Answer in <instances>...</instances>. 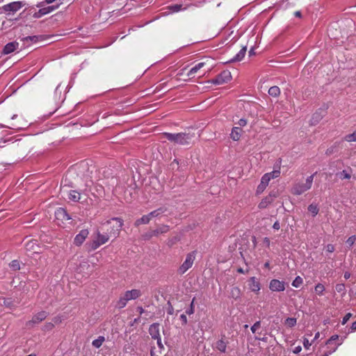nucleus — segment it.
Instances as JSON below:
<instances>
[{
  "instance_id": "nucleus-1",
  "label": "nucleus",
  "mask_w": 356,
  "mask_h": 356,
  "mask_svg": "<svg viewBox=\"0 0 356 356\" xmlns=\"http://www.w3.org/2000/svg\"><path fill=\"white\" fill-rule=\"evenodd\" d=\"M195 134L191 132H180V133H168L164 132L161 134V138H166L169 141L175 145H189L193 138Z\"/></svg>"
},
{
  "instance_id": "nucleus-2",
  "label": "nucleus",
  "mask_w": 356,
  "mask_h": 356,
  "mask_svg": "<svg viewBox=\"0 0 356 356\" xmlns=\"http://www.w3.org/2000/svg\"><path fill=\"white\" fill-rule=\"evenodd\" d=\"M109 234L106 233H101L99 229H97L92 241L88 244L90 250H95L102 245L107 243L110 238Z\"/></svg>"
},
{
  "instance_id": "nucleus-3",
  "label": "nucleus",
  "mask_w": 356,
  "mask_h": 356,
  "mask_svg": "<svg viewBox=\"0 0 356 356\" xmlns=\"http://www.w3.org/2000/svg\"><path fill=\"white\" fill-rule=\"evenodd\" d=\"M141 296L140 291L138 289H132L126 291L122 296L120 297L117 302L116 307L119 309L124 308L128 301L136 300Z\"/></svg>"
},
{
  "instance_id": "nucleus-4",
  "label": "nucleus",
  "mask_w": 356,
  "mask_h": 356,
  "mask_svg": "<svg viewBox=\"0 0 356 356\" xmlns=\"http://www.w3.org/2000/svg\"><path fill=\"white\" fill-rule=\"evenodd\" d=\"M315 174L312 175L306 179L305 183L299 182L296 184L292 188L291 192L294 195H300L312 188L314 177Z\"/></svg>"
},
{
  "instance_id": "nucleus-5",
  "label": "nucleus",
  "mask_w": 356,
  "mask_h": 356,
  "mask_svg": "<svg viewBox=\"0 0 356 356\" xmlns=\"http://www.w3.org/2000/svg\"><path fill=\"white\" fill-rule=\"evenodd\" d=\"M113 221H115V224L111 225L110 228L107 229L106 232L109 234L110 236H114V238H116L117 237H118L122 227L123 226V220L119 218H113L111 220H107L106 222L104 223V225H111Z\"/></svg>"
},
{
  "instance_id": "nucleus-6",
  "label": "nucleus",
  "mask_w": 356,
  "mask_h": 356,
  "mask_svg": "<svg viewBox=\"0 0 356 356\" xmlns=\"http://www.w3.org/2000/svg\"><path fill=\"white\" fill-rule=\"evenodd\" d=\"M195 259V254L194 252H190L186 255V259L184 263L179 268L178 272L182 275L185 273L190 268L192 267L194 260Z\"/></svg>"
},
{
  "instance_id": "nucleus-7",
  "label": "nucleus",
  "mask_w": 356,
  "mask_h": 356,
  "mask_svg": "<svg viewBox=\"0 0 356 356\" xmlns=\"http://www.w3.org/2000/svg\"><path fill=\"white\" fill-rule=\"evenodd\" d=\"M232 79L231 72L228 70H224L219 74L215 79L210 81V83L215 85H222L229 82Z\"/></svg>"
},
{
  "instance_id": "nucleus-8",
  "label": "nucleus",
  "mask_w": 356,
  "mask_h": 356,
  "mask_svg": "<svg viewBox=\"0 0 356 356\" xmlns=\"http://www.w3.org/2000/svg\"><path fill=\"white\" fill-rule=\"evenodd\" d=\"M25 3L22 1H13L8 4L3 6V10L8 14H15L19 10Z\"/></svg>"
},
{
  "instance_id": "nucleus-9",
  "label": "nucleus",
  "mask_w": 356,
  "mask_h": 356,
  "mask_svg": "<svg viewBox=\"0 0 356 356\" xmlns=\"http://www.w3.org/2000/svg\"><path fill=\"white\" fill-rule=\"evenodd\" d=\"M278 197V191H273L267 196L263 198L258 204V208L264 209L267 208L277 197Z\"/></svg>"
},
{
  "instance_id": "nucleus-10",
  "label": "nucleus",
  "mask_w": 356,
  "mask_h": 356,
  "mask_svg": "<svg viewBox=\"0 0 356 356\" xmlns=\"http://www.w3.org/2000/svg\"><path fill=\"white\" fill-rule=\"evenodd\" d=\"M48 316V312L45 311H41L34 314L31 321L26 322V325L27 327H30L35 324H38L42 321H44Z\"/></svg>"
},
{
  "instance_id": "nucleus-11",
  "label": "nucleus",
  "mask_w": 356,
  "mask_h": 356,
  "mask_svg": "<svg viewBox=\"0 0 356 356\" xmlns=\"http://www.w3.org/2000/svg\"><path fill=\"white\" fill-rule=\"evenodd\" d=\"M269 289L272 291L281 292L285 290V283L283 281L273 279L270 282Z\"/></svg>"
},
{
  "instance_id": "nucleus-12",
  "label": "nucleus",
  "mask_w": 356,
  "mask_h": 356,
  "mask_svg": "<svg viewBox=\"0 0 356 356\" xmlns=\"http://www.w3.org/2000/svg\"><path fill=\"white\" fill-rule=\"evenodd\" d=\"M248 287L251 291L258 294L261 290V284L255 277H251L248 280Z\"/></svg>"
},
{
  "instance_id": "nucleus-13",
  "label": "nucleus",
  "mask_w": 356,
  "mask_h": 356,
  "mask_svg": "<svg viewBox=\"0 0 356 356\" xmlns=\"http://www.w3.org/2000/svg\"><path fill=\"white\" fill-rule=\"evenodd\" d=\"M89 234V231L86 229H82L80 232L75 236L74 243L76 245L80 246L86 240Z\"/></svg>"
},
{
  "instance_id": "nucleus-14",
  "label": "nucleus",
  "mask_w": 356,
  "mask_h": 356,
  "mask_svg": "<svg viewBox=\"0 0 356 356\" xmlns=\"http://www.w3.org/2000/svg\"><path fill=\"white\" fill-rule=\"evenodd\" d=\"M58 6L55 7L54 6H47L45 8H40L38 12L35 13L33 15L34 18H40L47 14L50 13L54 11Z\"/></svg>"
},
{
  "instance_id": "nucleus-15",
  "label": "nucleus",
  "mask_w": 356,
  "mask_h": 356,
  "mask_svg": "<svg viewBox=\"0 0 356 356\" xmlns=\"http://www.w3.org/2000/svg\"><path fill=\"white\" fill-rule=\"evenodd\" d=\"M270 180L268 175H264L261 179V182L257 188V194H260L264 192L266 186L268 185Z\"/></svg>"
},
{
  "instance_id": "nucleus-16",
  "label": "nucleus",
  "mask_w": 356,
  "mask_h": 356,
  "mask_svg": "<svg viewBox=\"0 0 356 356\" xmlns=\"http://www.w3.org/2000/svg\"><path fill=\"white\" fill-rule=\"evenodd\" d=\"M19 44L17 42H11L6 44L3 49V54H9L18 48Z\"/></svg>"
},
{
  "instance_id": "nucleus-17",
  "label": "nucleus",
  "mask_w": 356,
  "mask_h": 356,
  "mask_svg": "<svg viewBox=\"0 0 356 356\" xmlns=\"http://www.w3.org/2000/svg\"><path fill=\"white\" fill-rule=\"evenodd\" d=\"M149 333L151 335L152 339L158 338L161 337L160 335V330H159V323H153L149 326Z\"/></svg>"
},
{
  "instance_id": "nucleus-18",
  "label": "nucleus",
  "mask_w": 356,
  "mask_h": 356,
  "mask_svg": "<svg viewBox=\"0 0 356 356\" xmlns=\"http://www.w3.org/2000/svg\"><path fill=\"white\" fill-rule=\"evenodd\" d=\"M242 132L243 131L241 128L238 127H234L232 129L230 138L234 141H238L241 136Z\"/></svg>"
},
{
  "instance_id": "nucleus-19",
  "label": "nucleus",
  "mask_w": 356,
  "mask_h": 356,
  "mask_svg": "<svg viewBox=\"0 0 356 356\" xmlns=\"http://www.w3.org/2000/svg\"><path fill=\"white\" fill-rule=\"evenodd\" d=\"M56 217L58 219L70 220L71 218L67 213L66 210L63 208H58L55 212Z\"/></svg>"
},
{
  "instance_id": "nucleus-20",
  "label": "nucleus",
  "mask_w": 356,
  "mask_h": 356,
  "mask_svg": "<svg viewBox=\"0 0 356 356\" xmlns=\"http://www.w3.org/2000/svg\"><path fill=\"white\" fill-rule=\"evenodd\" d=\"M169 229H170V228H169L168 225H162L159 226V227H157L156 229H153L154 232V233H153V234H154L155 236H158L160 234L167 233L169 231Z\"/></svg>"
},
{
  "instance_id": "nucleus-21",
  "label": "nucleus",
  "mask_w": 356,
  "mask_h": 356,
  "mask_svg": "<svg viewBox=\"0 0 356 356\" xmlns=\"http://www.w3.org/2000/svg\"><path fill=\"white\" fill-rule=\"evenodd\" d=\"M69 200L77 202L81 200V193L77 191H70L68 194Z\"/></svg>"
},
{
  "instance_id": "nucleus-22",
  "label": "nucleus",
  "mask_w": 356,
  "mask_h": 356,
  "mask_svg": "<svg viewBox=\"0 0 356 356\" xmlns=\"http://www.w3.org/2000/svg\"><path fill=\"white\" fill-rule=\"evenodd\" d=\"M246 47H243L238 54L235 55V56L231 60V62L241 61L245 56L246 53Z\"/></svg>"
},
{
  "instance_id": "nucleus-23",
  "label": "nucleus",
  "mask_w": 356,
  "mask_h": 356,
  "mask_svg": "<svg viewBox=\"0 0 356 356\" xmlns=\"http://www.w3.org/2000/svg\"><path fill=\"white\" fill-rule=\"evenodd\" d=\"M149 221H150V219L148 217L147 214V215H144L141 218L137 219L135 221L134 225L136 227H138L140 225H147V224H148L149 222Z\"/></svg>"
},
{
  "instance_id": "nucleus-24",
  "label": "nucleus",
  "mask_w": 356,
  "mask_h": 356,
  "mask_svg": "<svg viewBox=\"0 0 356 356\" xmlns=\"http://www.w3.org/2000/svg\"><path fill=\"white\" fill-rule=\"evenodd\" d=\"M205 65L204 62H200L197 64H196L194 67H193L189 72H188L187 75L188 76H191L193 75L194 74L197 73L198 70H200L201 68H202Z\"/></svg>"
},
{
  "instance_id": "nucleus-25",
  "label": "nucleus",
  "mask_w": 356,
  "mask_h": 356,
  "mask_svg": "<svg viewBox=\"0 0 356 356\" xmlns=\"http://www.w3.org/2000/svg\"><path fill=\"white\" fill-rule=\"evenodd\" d=\"M216 348L221 353H225L227 349V343L222 340H218L216 343Z\"/></svg>"
},
{
  "instance_id": "nucleus-26",
  "label": "nucleus",
  "mask_w": 356,
  "mask_h": 356,
  "mask_svg": "<svg viewBox=\"0 0 356 356\" xmlns=\"http://www.w3.org/2000/svg\"><path fill=\"white\" fill-rule=\"evenodd\" d=\"M268 94L273 97H277L280 95V89L278 86H272L268 90Z\"/></svg>"
},
{
  "instance_id": "nucleus-27",
  "label": "nucleus",
  "mask_w": 356,
  "mask_h": 356,
  "mask_svg": "<svg viewBox=\"0 0 356 356\" xmlns=\"http://www.w3.org/2000/svg\"><path fill=\"white\" fill-rule=\"evenodd\" d=\"M43 36L42 35H32V36H27L23 38V40L24 42H37L38 41L42 40Z\"/></svg>"
},
{
  "instance_id": "nucleus-28",
  "label": "nucleus",
  "mask_w": 356,
  "mask_h": 356,
  "mask_svg": "<svg viewBox=\"0 0 356 356\" xmlns=\"http://www.w3.org/2000/svg\"><path fill=\"white\" fill-rule=\"evenodd\" d=\"M35 247H38L35 241H29L25 244L26 250L28 251H33L36 252V250L35 249Z\"/></svg>"
},
{
  "instance_id": "nucleus-29",
  "label": "nucleus",
  "mask_w": 356,
  "mask_h": 356,
  "mask_svg": "<svg viewBox=\"0 0 356 356\" xmlns=\"http://www.w3.org/2000/svg\"><path fill=\"white\" fill-rule=\"evenodd\" d=\"M231 297L237 300L241 296V290L238 287H232L230 291Z\"/></svg>"
},
{
  "instance_id": "nucleus-30",
  "label": "nucleus",
  "mask_w": 356,
  "mask_h": 356,
  "mask_svg": "<svg viewBox=\"0 0 356 356\" xmlns=\"http://www.w3.org/2000/svg\"><path fill=\"white\" fill-rule=\"evenodd\" d=\"M105 341V338L103 336H99L97 339L92 341V344L94 347L98 348H99L104 341Z\"/></svg>"
},
{
  "instance_id": "nucleus-31",
  "label": "nucleus",
  "mask_w": 356,
  "mask_h": 356,
  "mask_svg": "<svg viewBox=\"0 0 356 356\" xmlns=\"http://www.w3.org/2000/svg\"><path fill=\"white\" fill-rule=\"evenodd\" d=\"M163 211H164L163 209L160 208L156 210L151 211L150 213H149L147 214V216L151 220L153 218H156V217L159 216L162 213H163Z\"/></svg>"
},
{
  "instance_id": "nucleus-32",
  "label": "nucleus",
  "mask_w": 356,
  "mask_h": 356,
  "mask_svg": "<svg viewBox=\"0 0 356 356\" xmlns=\"http://www.w3.org/2000/svg\"><path fill=\"white\" fill-rule=\"evenodd\" d=\"M308 211L312 214L313 216H316L318 213V207L316 204H311L308 207Z\"/></svg>"
},
{
  "instance_id": "nucleus-33",
  "label": "nucleus",
  "mask_w": 356,
  "mask_h": 356,
  "mask_svg": "<svg viewBox=\"0 0 356 356\" xmlns=\"http://www.w3.org/2000/svg\"><path fill=\"white\" fill-rule=\"evenodd\" d=\"M325 289V286L321 283H318L315 286V291L319 296L323 295Z\"/></svg>"
},
{
  "instance_id": "nucleus-34",
  "label": "nucleus",
  "mask_w": 356,
  "mask_h": 356,
  "mask_svg": "<svg viewBox=\"0 0 356 356\" xmlns=\"http://www.w3.org/2000/svg\"><path fill=\"white\" fill-rule=\"evenodd\" d=\"M265 175H268L269 180L270 181V179L277 178L280 175V170H274L271 172L266 173Z\"/></svg>"
},
{
  "instance_id": "nucleus-35",
  "label": "nucleus",
  "mask_w": 356,
  "mask_h": 356,
  "mask_svg": "<svg viewBox=\"0 0 356 356\" xmlns=\"http://www.w3.org/2000/svg\"><path fill=\"white\" fill-rule=\"evenodd\" d=\"M303 283V280L301 277L297 276L292 282V286L298 288Z\"/></svg>"
},
{
  "instance_id": "nucleus-36",
  "label": "nucleus",
  "mask_w": 356,
  "mask_h": 356,
  "mask_svg": "<svg viewBox=\"0 0 356 356\" xmlns=\"http://www.w3.org/2000/svg\"><path fill=\"white\" fill-rule=\"evenodd\" d=\"M153 233H154L153 229L145 232L142 235L143 239L145 241L151 239L152 237L155 236V235L153 234Z\"/></svg>"
},
{
  "instance_id": "nucleus-37",
  "label": "nucleus",
  "mask_w": 356,
  "mask_h": 356,
  "mask_svg": "<svg viewBox=\"0 0 356 356\" xmlns=\"http://www.w3.org/2000/svg\"><path fill=\"white\" fill-rule=\"evenodd\" d=\"M338 176L341 179H349L351 177V175L346 170H343L338 174Z\"/></svg>"
},
{
  "instance_id": "nucleus-38",
  "label": "nucleus",
  "mask_w": 356,
  "mask_h": 356,
  "mask_svg": "<svg viewBox=\"0 0 356 356\" xmlns=\"http://www.w3.org/2000/svg\"><path fill=\"white\" fill-rule=\"evenodd\" d=\"M194 302H195V298H193L191 305H190V307L186 309V311H185L186 314L191 315V314H194V312H195Z\"/></svg>"
},
{
  "instance_id": "nucleus-39",
  "label": "nucleus",
  "mask_w": 356,
  "mask_h": 356,
  "mask_svg": "<svg viewBox=\"0 0 356 356\" xmlns=\"http://www.w3.org/2000/svg\"><path fill=\"white\" fill-rule=\"evenodd\" d=\"M344 138L348 142H355L356 141V130L353 134L346 135Z\"/></svg>"
},
{
  "instance_id": "nucleus-40",
  "label": "nucleus",
  "mask_w": 356,
  "mask_h": 356,
  "mask_svg": "<svg viewBox=\"0 0 356 356\" xmlns=\"http://www.w3.org/2000/svg\"><path fill=\"white\" fill-rule=\"evenodd\" d=\"M322 115H320L318 112L315 113L312 116V123L314 124L318 123L322 119Z\"/></svg>"
},
{
  "instance_id": "nucleus-41",
  "label": "nucleus",
  "mask_w": 356,
  "mask_h": 356,
  "mask_svg": "<svg viewBox=\"0 0 356 356\" xmlns=\"http://www.w3.org/2000/svg\"><path fill=\"white\" fill-rule=\"evenodd\" d=\"M10 268H12L14 270H17L20 269L19 262L17 260H13L10 264Z\"/></svg>"
},
{
  "instance_id": "nucleus-42",
  "label": "nucleus",
  "mask_w": 356,
  "mask_h": 356,
  "mask_svg": "<svg viewBox=\"0 0 356 356\" xmlns=\"http://www.w3.org/2000/svg\"><path fill=\"white\" fill-rule=\"evenodd\" d=\"M286 324L289 327H293L296 324V318H287L286 319Z\"/></svg>"
},
{
  "instance_id": "nucleus-43",
  "label": "nucleus",
  "mask_w": 356,
  "mask_h": 356,
  "mask_svg": "<svg viewBox=\"0 0 356 356\" xmlns=\"http://www.w3.org/2000/svg\"><path fill=\"white\" fill-rule=\"evenodd\" d=\"M356 241V236L355 235H353L351 236H350L347 241H346V243L350 246L351 247L352 245H354V243H355Z\"/></svg>"
},
{
  "instance_id": "nucleus-44",
  "label": "nucleus",
  "mask_w": 356,
  "mask_h": 356,
  "mask_svg": "<svg viewBox=\"0 0 356 356\" xmlns=\"http://www.w3.org/2000/svg\"><path fill=\"white\" fill-rule=\"evenodd\" d=\"M260 321H257L256 323H254V324L251 327V331L252 332V333H255L257 330L260 327Z\"/></svg>"
},
{
  "instance_id": "nucleus-45",
  "label": "nucleus",
  "mask_w": 356,
  "mask_h": 356,
  "mask_svg": "<svg viewBox=\"0 0 356 356\" xmlns=\"http://www.w3.org/2000/svg\"><path fill=\"white\" fill-rule=\"evenodd\" d=\"M335 250L334 245L332 244H327L325 246V251L329 253H332Z\"/></svg>"
},
{
  "instance_id": "nucleus-46",
  "label": "nucleus",
  "mask_w": 356,
  "mask_h": 356,
  "mask_svg": "<svg viewBox=\"0 0 356 356\" xmlns=\"http://www.w3.org/2000/svg\"><path fill=\"white\" fill-rule=\"evenodd\" d=\"M339 345H340L339 343L335 344V346L330 350L324 353L322 356H329L330 354H332V353L336 351V350L337 349V348Z\"/></svg>"
},
{
  "instance_id": "nucleus-47",
  "label": "nucleus",
  "mask_w": 356,
  "mask_h": 356,
  "mask_svg": "<svg viewBox=\"0 0 356 356\" xmlns=\"http://www.w3.org/2000/svg\"><path fill=\"white\" fill-rule=\"evenodd\" d=\"M181 5H178V4H176V5H174V6H171L170 7V10L173 13H176V12L179 11L181 10Z\"/></svg>"
},
{
  "instance_id": "nucleus-48",
  "label": "nucleus",
  "mask_w": 356,
  "mask_h": 356,
  "mask_svg": "<svg viewBox=\"0 0 356 356\" xmlns=\"http://www.w3.org/2000/svg\"><path fill=\"white\" fill-rule=\"evenodd\" d=\"M339 339V336L337 334L332 335L327 341V345H330L333 341L337 340Z\"/></svg>"
},
{
  "instance_id": "nucleus-49",
  "label": "nucleus",
  "mask_w": 356,
  "mask_h": 356,
  "mask_svg": "<svg viewBox=\"0 0 356 356\" xmlns=\"http://www.w3.org/2000/svg\"><path fill=\"white\" fill-rule=\"evenodd\" d=\"M336 290L337 292H342L345 291V285L343 284H338L336 285Z\"/></svg>"
},
{
  "instance_id": "nucleus-50",
  "label": "nucleus",
  "mask_w": 356,
  "mask_h": 356,
  "mask_svg": "<svg viewBox=\"0 0 356 356\" xmlns=\"http://www.w3.org/2000/svg\"><path fill=\"white\" fill-rule=\"evenodd\" d=\"M352 316V314L350 313L346 314L342 320V325H345L348 321L350 319V318Z\"/></svg>"
},
{
  "instance_id": "nucleus-51",
  "label": "nucleus",
  "mask_w": 356,
  "mask_h": 356,
  "mask_svg": "<svg viewBox=\"0 0 356 356\" xmlns=\"http://www.w3.org/2000/svg\"><path fill=\"white\" fill-rule=\"evenodd\" d=\"M54 327V325L52 323H48L44 326V330L49 331L52 330Z\"/></svg>"
},
{
  "instance_id": "nucleus-52",
  "label": "nucleus",
  "mask_w": 356,
  "mask_h": 356,
  "mask_svg": "<svg viewBox=\"0 0 356 356\" xmlns=\"http://www.w3.org/2000/svg\"><path fill=\"white\" fill-rule=\"evenodd\" d=\"M312 343L309 342V341L307 339H304L303 341V346L306 349H309L311 346Z\"/></svg>"
},
{
  "instance_id": "nucleus-53",
  "label": "nucleus",
  "mask_w": 356,
  "mask_h": 356,
  "mask_svg": "<svg viewBox=\"0 0 356 356\" xmlns=\"http://www.w3.org/2000/svg\"><path fill=\"white\" fill-rule=\"evenodd\" d=\"M180 320L183 325H186L188 322L186 315L184 314L180 315Z\"/></svg>"
},
{
  "instance_id": "nucleus-54",
  "label": "nucleus",
  "mask_w": 356,
  "mask_h": 356,
  "mask_svg": "<svg viewBox=\"0 0 356 356\" xmlns=\"http://www.w3.org/2000/svg\"><path fill=\"white\" fill-rule=\"evenodd\" d=\"M155 339L156 340V343H157L158 346L159 347V348H161V349L163 348V345L161 342V337H159L158 338H156Z\"/></svg>"
},
{
  "instance_id": "nucleus-55",
  "label": "nucleus",
  "mask_w": 356,
  "mask_h": 356,
  "mask_svg": "<svg viewBox=\"0 0 356 356\" xmlns=\"http://www.w3.org/2000/svg\"><path fill=\"white\" fill-rule=\"evenodd\" d=\"M240 127H244L247 124V121L245 119H240L237 123Z\"/></svg>"
},
{
  "instance_id": "nucleus-56",
  "label": "nucleus",
  "mask_w": 356,
  "mask_h": 356,
  "mask_svg": "<svg viewBox=\"0 0 356 356\" xmlns=\"http://www.w3.org/2000/svg\"><path fill=\"white\" fill-rule=\"evenodd\" d=\"M273 229L278 230L280 228V225L278 221L275 222V223L273 225Z\"/></svg>"
},
{
  "instance_id": "nucleus-57",
  "label": "nucleus",
  "mask_w": 356,
  "mask_h": 356,
  "mask_svg": "<svg viewBox=\"0 0 356 356\" xmlns=\"http://www.w3.org/2000/svg\"><path fill=\"white\" fill-rule=\"evenodd\" d=\"M53 321L55 323H59L62 321V319L60 316H56V317H54L53 318Z\"/></svg>"
},
{
  "instance_id": "nucleus-58",
  "label": "nucleus",
  "mask_w": 356,
  "mask_h": 356,
  "mask_svg": "<svg viewBox=\"0 0 356 356\" xmlns=\"http://www.w3.org/2000/svg\"><path fill=\"white\" fill-rule=\"evenodd\" d=\"M174 309L172 305H170L169 308L168 309V314L170 315L173 314Z\"/></svg>"
},
{
  "instance_id": "nucleus-59",
  "label": "nucleus",
  "mask_w": 356,
  "mask_h": 356,
  "mask_svg": "<svg viewBox=\"0 0 356 356\" xmlns=\"http://www.w3.org/2000/svg\"><path fill=\"white\" fill-rule=\"evenodd\" d=\"M343 277L346 280H348L350 278V273L349 272H345L344 273V275H343Z\"/></svg>"
},
{
  "instance_id": "nucleus-60",
  "label": "nucleus",
  "mask_w": 356,
  "mask_h": 356,
  "mask_svg": "<svg viewBox=\"0 0 356 356\" xmlns=\"http://www.w3.org/2000/svg\"><path fill=\"white\" fill-rule=\"evenodd\" d=\"M301 350H302V348H301L300 346L296 347L294 350H293V353H298L300 352Z\"/></svg>"
},
{
  "instance_id": "nucleus-61",
  "label": "nucleus",
  "mask_w": 356,
  "mask_h": 356,
  "mask_svg": "<svg viewBox=\"0 0 356 356\" xmlns=\"http://www.w3.org/2000/svg\"><path fill=\"white\" fill-rule=\"evenodd\" d=\"M294 15H295L296 17H301L302 14H301V12H300V11H298H298H296V12L294 13Z\"/></svg>"
},
{
  "instance_id": "nucleus-62",
  "label": "nucleus",
  "mask_w": 356,
  "mask_h": 356,
  "mask_svg": "<svg viewBox=\"0 0 356 356\" xmlns=\"http://www.w3.org/2000/svg\"><path fill=\"white\" fill-rule=\"evenodd\" d=\"M351 330H352V331H356V321L353 323V324L351 325Z\"/></svg>"
},
{
  "instance_id": "nucleus-63",
  "label": "nucleus",
  "mask_w": 356,
  "mask_h": 356,
  "mask_svg": "<svg viewBox=\"0 0 356 356\" xmlns=\"http://www.w3.org/2000/svg\"><path fill=\"white\" fill-rule=\"evenodd\" d=\"M137 310H138V312H139L140 314H142L144 312V309L141 307H138L137 308Z\"/></svg>"
},
{
  "instance_id": "nucleus-64",
  "label": "nucleus",
  "mask_w": 356,
  "mask_h": 356,
  "mask_svg": "<svg viewBox=\"0 0 356 356\" xmlns=\"http://www.w3.org/2000/svg\"><path fill=\"white\" fill-rule=\"evenodd\" d=\"M254 50L253 48L250 49V50L249 51V55L250 56H252V55H254Z\"/></svg>"
}]
</instances>
